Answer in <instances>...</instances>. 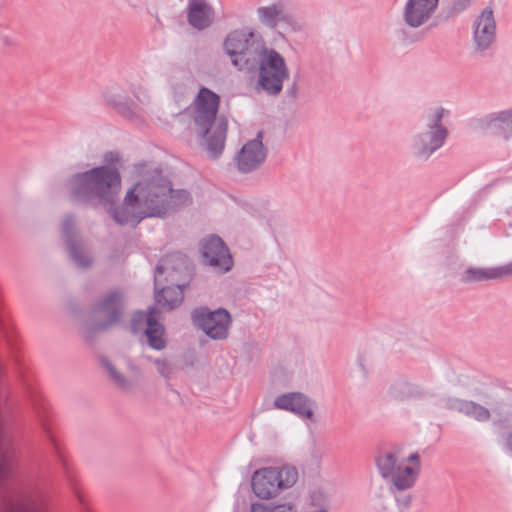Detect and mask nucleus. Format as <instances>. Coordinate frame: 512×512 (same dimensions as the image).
Here are the masks:
<instances>
[{
	"mask_svg": "<svg viewBox=\"0 0 512 512\" xmlns=\"http://www.w3.org/2000/svg\"><path fill=\"white\" fill-rule=\"evenodd\" d=\"M297 479L298 472L294 467H265L253 473L251 485L258 498L271 499L292 487Z\"/></svg>",
	"mask_w": 512,
	"mask_h": 512,
	"instance_id": "0eeeda50",
	"label": "nucleus"
},
{
	"mask_svg": "<svg viewBox=\"0 0 512 512\" xmlns=\"http://www.w3.org/2000/svg\"><path fill=\"white\" fill-rule=\"evenodd\" d=\"M404 19L409 26L416 27V0H408L405 7Z\"/></svg>",
	"mask_w": 512,
	"mask_h": 512,
	"instance_id": "bb28decb",
	"label": "nucleus"
},
{
	"mask_svg": "<svg viewBox=\"0 0 512 512\" xmlns=\"http://www.w3.org/2000/svg\"><path fill=\"white\" fill-rule=\"evenodd\" d=\"M181 275H190L188 258L179 252L163 257L155 270L154 286L157 304L169 310L183 301V286L179 283Z\"/></svg>",
	"mask_w": 512,
	"mask_h": 512,
	"instance_id": "20e7f679",
	"label": "nucleus"
},
{
	"mask_svg": "<svg viewBox=\"0 0 512 512\" xmlns=\"http://www.w3.org/2000/svg\"><path fill=\"white\" fill-rule=\"evenodd\" d=\"M478 127L509 139L512 137V109L492 112L484 116L478 120Z\"/></svg>",
	"mask_w": 512,
	"mask_h": 512,
	"instance_id": "dca6fc26",
	"label": "nucleus"
},
{
	"mask_svg": "<svg viewBox=\"0 0 512 512\" xmlns=\"http://www.w3.org/2000/svg\"><path fill=\"white\" fill-rule=\"evenodd\" d=\"M202 256L205 263L226 272L232 267L228 248L218 236H210L202 242Z\"/></svg>",
	"mask_w": 512,
	"mask_h": 512,
	"instance_id": "f8f14e48",
	"label": "nucleus"
},
{
	"mask_svg": "<svg viewBox=\"0 0 512 512\" xmlns=\"http://www.w3.org/2000/svg\"><path fill=\"white\" fill-rule=\"evenodd\" d=\"M374 460L400 512H410L414 495L409 491L416 482V452L407 453L401 445L383 446L377 450Z\"/></svg>",
	"mask_w": 512,
	"mask_h": 512,
	"instance_id": "f03ea898",
	"label": "nucleus"
},
{
	"mask_svg": "<svg viewBox=\"0 0 512 512\" xmlns=\"http://www.w3.org/2000/svg\"><path fill=\"white\" fill-rule=\"evenodd\" d=\"M32 402H33V406H34L35 410L37 411V413H38L39 417H40V418H42L43 416L41 415V409L45 410V406H44V404H43V405H40V404L38 403V399H37L36 397H35V398H33ZM41 420L43 421V427H44V429L46 430V432H47L48 434H50V432H49V430H48V428H47L46 424L44 423V420H43V419H41ZM49 437H50L51 443H52V444H53V446H54L55 452L57 453V455H58V457H59V460L62 462L63 469H64L65 473L69 476V468H68V464H67V462H66V460H65V458H64V456H63V454H62V452H61V450H60V448H59V445H58L57 441L55 440V438H54L52 435H49Z\"/></svg>",
	"mask_w": 512,
	"mask_h": 512,
	"instance_id": "393cba45",
	"label": "nucleus"
},
{
	"mask_svg": "<svg viewBox=\"0 0 512 512\" xmlns=\"http://www.w3.org/2000/svg\"><path fill=\"white\" fill-rule=\"evenodd\" d=\"M261 133L256 139L247 142L237 155L238 169L243 173L257 169L266 158V150L260 139Z\"/></svg>",
	"mask_w": 512,
	"mask_h": 512,
	"instance_id": "2eb2a0df",
	"label": "nucleus"
},
{
	"mask_svg": "<svg viewBox=\"0 0 512 512\" xmlns=\"http://www.w3.org/2000/svg\"><path fill=\"white\" fill-rule=\"evenodd\" d=\"M308 512H328L323 506H313Z\"/></svg>",
	"mask_w": 512,
	"mask_h": 512,
	"instance_id": "473e14b6",
	"label": "nucleus"
},
{
	"mask_svg": "<svg viewBox=\"0 0 512 512\" xmlns=\"http://www.w3.org/2000/svg\"><path fill=\"white\" fill-rule=\"evenodd\" d=\"M75 495H76V497H77L78 501H79L82 505H84V496L81 494V492H80V491H78V490H75Z\"/></svg>",
	"mask_w": 512,
	"mask_h": 512,
	"instance_id": "72a5a7b5",
	"label": "nucleus"
},
{
	"mask_svg": "<svg viewBox=\"0 0 512 512\" xmlns=\"http://www.w3.org/2000/svg\"><path fill=\"white\" fill-rule=\"evenodd\" d=\"M414 384L405 378H399L391 387L390 395L396 401H406L414 395Z\"/></svg>",
	"mask_w": 512,
	"mask_h": 512,
	"instance_id": "4be33fe9",
	"label": "nucleus"
},
{
	"mask_svg": "<svg viewBox=\"0 0 512 512\" xmlns=\"http://www.w3.org/2000/svg\"><path fill=\"white\" fill-rule=\"evenodd\" d=\"M154 364L156 365L157 371L161 376L167 379L170 378L172 373V366L167 360L156 359Z\"/></svg>",
	"mask_w": 512,
	"mask_h": 512,
	"instance_id": "cd10ccee",
	"label": "nucleus"
},
{
	"mask_svg": "<svg viewBox=\"0 0 512 512\" xmlns=\"http://www.w3.org/2000/svg\"><path fill=\"white\" fill-rule=\"evenodd\" d=\"M156 314L155 308H150L149 313H145L142 311L136 312L133 315V318L131 320L130 329L133 333H138L140 331H144L145 328L149 325V323L152 321V319L155 317Z\"/></svg>",
	"mask_w": 512,
	"mask_h": 512,
	"instance_id": "5701e85b",
	"label": "nucleus"
},
{
	"mask_svg": "<svg viewBox=\"0 0 512 512\" xmlns=\"http://www.w3.org/2000/svg\"><path fill=\"white\" fill-rule=\"evenodd\" d=\"M220 98L208 88H201L194 101L193 121L196 133L205 138L210 156L217 158L224 150L228 123L217 117Z\"/></svg>",
	"mask_w": 512,
	"mask_h": 512,
	"instance_id": "7ed1b4c3",
	"label": "nucleus"
},
{
	"mask_svg": "<svg viewBox=\"0 0 512 512\" xmlns=\"http://www.w3.org/2000/svg\"><path fill=\"white\" fill-rule=\"evenodd\" d=\"M274 408L296 414L304 419H313L314 403L301 392H289L277 396L274 400Z\"/></svg>",
	"mask_w": 512,
	"mask_h": 512,
	"instance_id": "ddd939ff",
	"label": "nucleus"
},
{
	"mask_svg": "<svg viewBox=\"0 0 512 512\" xmlns=\"http://www.w3.org/2000/svg\"><path fill=\"white\" fill-rule=\"evenodd\" d=\"M122 311L123 294L117 290L107 293L92 307L87 320V330L95 333L109 329L117 323Z\"/></svg>",
	"mask_w": 512,
	"mask_h": 512,
	"instance_id": "1a4fd4ad",
	"label": "nucleus"
},
{
	"mask_svg": "<svg viewBox=\"0 0 512 512\" xmlns=\"http://www.w3.org/2000/svg\"><path fill=\"white\" fill-rule=\"evenodd\" d=\"M505 447L512 454V433H509L505 438Z\"/></svg>",
	"mask_w": 512,
	"mask_h": 512,
	"instance_id": "2f4dec72",
	"label": "nucleus"
},
{
	"mask_svg": "<svg viewBox=\"0 0 512 512\" xmlns=\"http://www.w3.org/2000/svg\"><path fill=\"white\" fill-rule=\"evenodd\" d=\"M261 35L249 30H234L224 41V49L230 56L232 64L240 71H253L256 57L264 48Z\"/></svg>",
	"mask_w": 512,
	"mask_h": 512,
	"instance_id": "39448f33",
	"label": "nucleus"
},
{
	"mask_svg": "<svg viewBox=\"0 0 512 512\" xmlns=\"http://www.w3.org/2000/svg\"><path fill=\"white\" fill-rule=\"evenodd\" d=\"M473 0H454L451 5L452 14H460L470 7Z\"/></svg>",
	"mask_w": 512,
	"mask_h": 512,
	"instance_id": "c85d7f7f",
	"label": "nucleus"
},
{
	"mask_svg": "<svg viewBox=\"0 0 512 512\" xmlns=\"http://www.w3.org/2000/svg\"><path fill=\"white\" fill-rule=\"evenodd\" d=\"M446 407L450 410L463 413L478 422L488 421L491 416L490 411L487 408L474 401L459 398H448L446 400Z\"/></svg>",
	"mask_w": 512,
	"mask_h": 512,
	"instance_id": "aec40b11",
	"label": "nucleus"
},
{
	"mask_svg": "<svg viewBox=\"0 0 512 512\" xmlns=\"http://www.w3.org/2000/svg\"><path fill=\"white\" fill-rule=\"evenodd\" d=\"M272 512H297V509L292 504L284 503L272 506Z\"/></svg>",
	"mask_w": 512,
	"mask_h": 512,
	"instance_id": "c756f323",
	"label": "nucleus"
},
{
	"mask_svg": "<svg viewBox=\"0 0 512 512\" xmlns=\"http://www.w3.org/2000/svg\"><path fill=\"white\" fill-rule=\"evenodd\" d=\"M192 320L195 326L214 340H223L228 337L231 316L223 308L215 311H210L206 307L197 308L192 312Z\"/></svg>",
	"mask_w": 512,
	"mask_h": 512,
	"instance_id": "9b49d317",
	"label": "nucleus"
},
{
	"mask_svg": "<svg viewBox=\"0 0 512 512\" xmlns=\"http://www.w3.org/2000/svg\"><path fill=\"white\" fill-rule=\"evenodd\" d=\"M110 377L120 388L127 389L130 386V382L109 363L107 360L103 361Z\"/></svg>",
	"mask_w": 512,
	"mask_h": 512,
	"instance_id": "a878e982",
	"label": "nucleus"
},
{
	"mask_svg": "<svg viewBox=\"0 0 512 512\" xmlns=\"http://www.w3.org/2000/svg\"><path fill=\"white\" fill-rule=\"evenodd\" d=\"M150 347L156 350H161L166 346L164 338V327L156 321L155 317L144 330Z\"/></svg>",
	"mask_w": 512,
	"mask_h": 512,
	"instance_id": "412c9836",
	"label": "nucleus"
},
{
	"mask_svg": "<svg viewBox=\"0 0 512 512\" xmlns=\"http://www.w3.org/2000/svg\"><path fill=\"white\" fill-rule=\"evenodd\" d=\"M259 21L266 27L274 29L280 21L289 22L291 15L288 12V4L285 1H276L257 9Z\"/></svg>",
	"mask_w": 512,
	"mask_h": 512,
	"instance_id": "6ab92c4d",
	"label": "nucleus"
},
{
	"mask_svg": "<svg viewBox=\"0 0 512 512\" xmlns=\"http://www.w3.org/2000/svg\"><path fill=\"white\" fill-rule=\"evenodd\" d=\"M255 62L253 71L258 70L257 86L269 95L280 94L284 81L290 75L282 55L264 46Z\"/></svg>",
	"mask_w": 512,
	"mask_h": 512,
	"instance_id": "423d86ee",
	"label": "nucleus"
},
{
	"mask_svg": "<svg viewBox=\"0 0 512 512\" xmlns=\"http://www.w3.org/2000/svg\"><path fill=\"white\" fill-rule=\"evenodd\" d=\"M438 3L439 0H418V27L434 14Z\"/></svg>",
	"mask_w": 512,
	"mask_h": 512,
	"instance_id": "b1692460",
	"label": "nucleus"
},
{
	"mask_svg": "<svg viewBox=\"0 0 512 512\" xmlns=\"http://www.w3.org/2000/svg\"><path fill=\"white\" fill-rule=\"evenodd\" d=\"M251 512H272V506L264 503H253L250 507Z\"/></svg>",
	"mask_w": 512,
	"mask_h": 512,
	"instance_id": "7c9ffc66",
	"label": "nucleus"
},
{
	"mask_svg": "<svg viewBox=\"0 0 512 512\" xmlns=\"http://www.w3.org/2000/svg\"><path fill=\"white\" fill-rule=\"evenodd\" d=\"M74 223L72 216L65 217L62 222V233L66 239L67 250L72 261L80 268H87L91 265L92 259L85 251L82 243L78 241Z\"/></svg>",
	"mask_w": 512,
	"mask_h": 512,
	"instance_id": "4468645a",
	"label": "nucleus"
},
{
	"mask_svg": "<svg viewBox=\"0 0 512 512\" xmlns=\"http://www.w3.org/2000/svg\"><path fill=\"white\" fill-rule=\"evenodd\" d=\"M449 114V111L441 106L432 107L424 114L426 129L419 136L418 159L428 160L444 146L449 131L442 124V119Z\"/></svg>",
	"mask_w": 512,
	"mask_h": 512,
	"instance_id": "6e6552de",
	"label": "nucleus"
},
{
	"mask_svg": "<svg viewBox=\"0 0 512 512\" xmlns=\"http://www.w3.org/2000/svg\"><path fill=\"white\" fill-rule=\"evenodd\" d=\"M140 180L130 188L122 205L114 207L121 187L117 169L100 166L76 174L72 180V195L76 201L102 205L113 220L120 224L136 225L147 217L163 218L192 203L188 191L172 188L171 181L158 168H138Z\"/></svg>",
	"mask_w": 512,
	"mask_h": 512,
	"instance_id": "f257e3e1",
	"label": "nucleus"
},
{
	"mask_svg": "<svg viewBox=\"0 0 512 512\" xmlns=\"http://www.w3.org/2000/svg\"><path fill=\"white\" fill-rule=\"evenodd\" d=\"M512 276V262L497 267L468 268L462 277L463 282H481L487 280L503 279Z\"/></svg>",
	"mask_w": 512,
	"mask_h": 512,
	"instance_id": "a211bd4d",
	"label": "nucleus"
},
{
	"mask_svg": "<svg viewBox=\"0 0 512 512\" xmlns=\"http://www.w3.org/2000/svg\"><path fill=\"white\" fill-rule=\"evenodd\" d=\"M187 18L193 28L204 30L214 20V9L206 0H190Z\"/></svg>",
	"mask_w": 512,
	"mask_h": 512,
	"instance_id": "f3484780",
	"label": "nucleus"
},
{
	"mask_svg": "<svg viewBox=\"0 0 512 512\" xmlns=\"http://www.w3.org/2000/svg\"><path fill=\"white\" fill-rule=\"evenodd\" d=\"M472 46L477 55L485 56L496 42L497 24L492 6L480 11L472 21Z\"/></svg>",
	"mask_w": 512,
	"mask_h": 512,
	"instance_id": "9d476101",
	"label": "nucleus"
}]
</instances>
